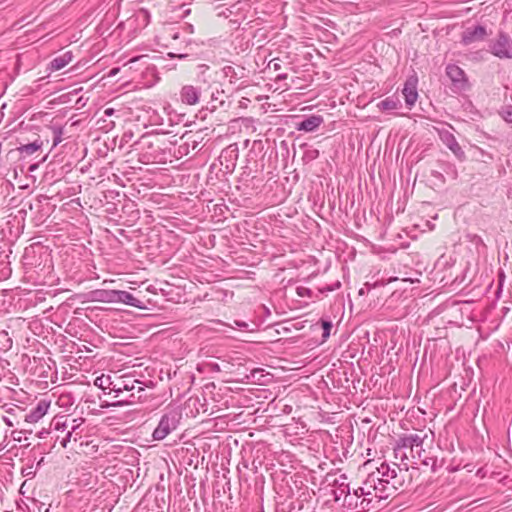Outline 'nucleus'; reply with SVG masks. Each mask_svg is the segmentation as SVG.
I'll return each instance as SVG.
<instances>
[{
	"mask_svg": "<svg viewBox=\"0 0 512 512\" xmlns=\"http://www.w3.org/2000/svg\"><path fill=\"white\" fill-rule=\"evenodd\" d=\"M412 484V474L407 465L401 467L396 463L383 462L376 470L370 472L362 483V493H372L381 500L407 490Z\"/></svg>",
	"mask_w": 512,
	"mask_h": 512,
	"instance_id": "obj_1",
	"label": "nucleus"
},
{
	"mask_svg": "<svg viewBox=\"0 0 512 512\" xmlns=\"http://www.w3.org/2000/svg\"><path fill=\"white\" fill-rule=\"evenodd\" d=\"M84 422L85 419L81 417L70 419L68 416H57L51 421L50 427L56 432L65 433L60 438V445L63 448H67L69 443H76L82 439L85 430L83 427Z\"/></svg>",
	"mask_w": 512,
	"mask_h": 512,
	"instance_id": "obj_2",
	"label": "nucleus"
},
{
	"mask_svg": "<svg viewBox=\"0 0 512 512\" xmlns=\"http://www.w3.org/2000/svg\"><path fill=\"white\" fill-rule=\"evenodd\" d=\"M426 438L427 433L424 431L401 435L394 447L396 458L400 457L402 460L407 458L406 453L403 452L405 449H410L413 458H421L424 452L423 443Z\"/></svg>",
	"mask_w": 512,
	"mask_h": 512,
	"instance_id": "obj_3",
	"label": "nucleus"
},
{
	"mask_svg": "<svg viewBox=\"0 0 512 512\" xmlns=\"http://www.w3.org/2000/svg\"><path fill=\"white\" fill-rule=\"evenodd\" d=\"M362 486L350 491L348 495H345V499L341 502V505L353 512H368L371 509L376 508V504L380 502V499L373 496L372 493H362Z\"/></svg>",
	"mask_w": 512,
	"mask_h": 512,
	"instance_id": "obj_4",
	"label": "nucleus"
},
{
	"mask_svg": "<svg viewBox=\"0 0 512 512\" xmlns=\"http://www.w3.org/2000/svg\"><path fill=\"white\" fill-rule=\"evenodd\" d=\"M180 420L181 414L176 410H170L164 413L152 433L153 440L161 441L165 439L171 432L178 428Z\"/></svg>",
	"mask_w": 512,
	"mask_h": 512,
	"instance_id": "obj_5",
	"label": "nucleus"
},
{
	"mask_svg": "<svg viewBox=\"0 0 512 512\" xmlns=\"http://www.w3.org/2000/svg\"><path fill=\"white\" fill-rule=\"evenodd\" d=\"M489 51L499 59H512V39L507 33L500 31L489 45Z\"/></svg>",
	"mask_w": 512,
	"mask_h": 512,
	"instance_id": "obj_6",
	"label": "nucleus"
},
{
	"mask_svg": "<svg viewBox=\"0 0 512 512\" xmlns=\"http://www.w3.org/2000/svg\"><path fill=\"white\" fill-rule=\"evenodd\" d=\"M445 70L455 92H462L469 88L468 78L462 68L456 64H448Z\"/></svg>",
	"mask_w": 512,
	"mask_h": 512,
	"instance_id": "obj_7",
	"label": "nucleus"
},
{
	"mask_svg": "<svg viewBox=\"0 0 512 512\" xmlns=\"http://www.w3.org/2000/svg\"><path fill=\"white\" fill-rule=\"evenodd\" d=\"M141 150L139 153V160L142 163H154L157 161V149H155V143L148 135H143L138 142L135 143Z\"/></svg>",
	"mask_w": 512,
	"mask_h": 512,
	"instance_id": "obj_8",
	"label": "nucleus"
},
{
	"mask_svg": "<svg viewBox=\"0 0 512 512\" xmlns=\"http://www.w3.org/2000/svg\"><path fill=\"white\" fill-rule=\"evenodd\" d=\"M133 387H137L138 393H142L144 391L143 382L131 376H124L117 381H114L113 387H111V391H113L115 397H120L125 392H129Z\"/></svg>",
	"mask_w": 512,
	"mask_h": 512,
	"instance_id": "obj_9",
	"label": "nucleus"
},
{
	"mask_svg": "<svg viewBox=\"0 0 512 512\" xmlns=\"http://www.w3.org/2000/svg\"><path fill=\"white\" fill-rule=\"evenodd\" d=\"M487 36L486 27L483 25H473L467 27L461 35V43L465 46L471 45L475 42L483 41Z\"/></svg>",
	"mask_w": 512,
	"mask_h": 512,
	"instance_id": "obj_10",
	"label": "nucleus"
},
{
	"mask_svg": "<svg viewBox=\"0 0 512 512\" xmlns=\"http://www.w3.org/2000/svg\"><path fill=\"white\" fill-rule=\"evenodd\" d=\"M51 402L46 399H41L37 402L35 407H32L27 414H25L24 421L27 423H37L43 418L49 408Z\"/></svg>",
	"mask_w": 512,
	"mask_h": 512,
	"instance_id": "obj_11",
	"label": "nucleus"
},
{
	"mask_svg": "<svg viewBox=\"0 0 512 512\" xmlns=\"http://www.w3.org/2000/svg\"><path fill=\"white\" fill-rule=\"evenodd\" d=\"M417 84L418 79L416 76H410L407 78V80L404 83V87L402 89V94L405 99L406 105L411 108L414 106L415 102L418 98V92H417Z\"/></svg>",
	"mask_w": 512,
	"mask_h": 512,
	"instance_id": "obj_12",
	"label": "nucleus"
},
{
	"mask_svg": "<svg viewBox=\"0 0 512 512\" xmlns=\"http://www.w3.org/2000/svg\"><path fill=\"white\" fill-rule=\"evenodd\" d=\"M441 141L449 148L458 159H464L465 153L457 142L455 136L448 130L439 132Z\"/></svg>",
	"mask_w": 512,
	"mask_h": 512,
	"instance_id": "obj_13",
	"label": "nucleus"
},
{
	"mask_svg": "<svg viewBox=\"0 0 512 512\" xmlns=\"http://www.w3.org/2000/svg\"><path fill=\"white\" fill-rule=\"evenodd\" d=\"M201 96V89L193 85H184L180 90L181 102L186 105H196Z\"/></svg>",
	"mask_w": 512,
	"mask_h": 512,
	"instance_id": "obj_14",
	"label": "nucleus"
},
{
	"mask_svg": "<svg viewBox=\"0 0 512 512\" xmlns=\"http://www.w3.org/2000/svg\"><path fill=\"white\" fill-rule=\"evenodd\" d=\"M115 303H123L135 308L146 309V302L135 297L132 293L124 290H117Z\"/></svg>",
	"mask_w": 512,
	"mask_h": 512,
	"instance_id": "obj_15",
	"label": "nucleus"
},
{
	"mask_svg": "<svg viewBox=\"0 0 512 512\" xmlns=\"http://www.w3.org/2000/svg\"><path fill=\"white\" fill-rule=\"evenodd\" d=\"M324 122L321 115H310L295 124L298 131L313 132L317 130Z\"/></svg>",
	"mask_w": 512,
	"mask_h": 512,
	"instance_id": "obj_16",
	"label": "nucleus"
},
{
	"mask_svg": "<svg viewBox=\"0 0 512 512\" xmlns=\"http://www.w3.org/2000/svg\"><path fill=\"white\" fill-rule=\"evenodd\" d=\"M117 290L96 289L90 292L92 301L115 303Z\"/></svg>",
	"mask_w": 512,
	"mask_h": 512,
	"instance_id": "obj_17",
	"label": "nucleus"
},
{
	"mask_svg": "<svg viewBox=\"0 0 512 512\" xmlns=\"http://www.w3.org/2000/svg\"><path fill=\"white\" fill-rule=\"evenodd\" d=\"M73 59V53L71 51H66L65 53L56 56L53 58L49 65L48 70L51 72L61 70L65 66H67Z\"/></svg>",
	"mask_w": 512,
	"mask_h": 512,
	"instance_id": "obj_18",
	"label": "nucleus"
},
{
	"mask_svg": "<svg viewBox=\"0 0 512 512\" xmlns=\"http://www.w3.org/2000/svg\"><path fill=\"white\" fill-rule=\"evenodd\" d=\"M128 393H130V394L127 397H123L119 401L111 403V404L108 403V402H103L100 405V407L101 408H108L110 406H115L116 407V406L128 405V404L134 403L136 399L139 400L142 397L141 393H138L137 387L131 388Z\"/></svg>",
	"mask_w": 512,
	"mask_h": 512,
	"instance_id": "obj_19",
	"label": "nucleus"
},
{
	"mask_svg": "<svg viewBox=\"0 0 512 512\" xmlns=\"http://www.w3.org/2000/svg\"><path fill=\"white\" fill-rule=\"evenodd\" d=\"M222 72L224 76L229 79L231 84H235L238 80L244 78L245 76V68L241 66L234 67L231 65H226L223 67Z\"/></svg>",
	"mask_w": 512,
	"mask_h": 512,
	"instance_id": "obj_20",
	"label": "nucleus"
},
{
	"mask_svg": "<svg viewBox=\"0 0 512 512\" xmlns=\"http://www.w3.org/2000/svg\"><path fill=\"white\" fill-rule=\"evenodd\" d=\"M199 46V44L195 41L188 40L186 42L185 51L182 53H168V56L171 58H179V59H186V58H192L195 60L197 58V51L196 48Z\"/></svg>",
	"mask_w": 512,
	"mask_h": 512,
	"instance_id": "obj_21",
	"label": "nucleus"
},
{
	"mask_svg": "<svg viewBox=\"0 0 512 512\" xmlns=\"http://www.w3.org/2000/svg\"><path fill=\"white\" fill-rule=\"evenodd\" d=\"M42 145H43V142L40 139H36L31 143L23 144V145L19 146L17 148V151L19 152V154L22 158H26V157L34 154L38 150H40Z\"/></svg>",
	"mask_w": 512,
	"mask_h": 512,
	"instance_id": "obj_22",
	"label": "nucleus"
},
{
	"mask_svg": "<svg viewBox=\"0 0 512 512\" xmlns=\"http://www.w3.org/2000/svg\"><path fill=\"white\" fill-rule=\"evenodd\" d=\"M335 488L332 490L333 499L335 502H340L345 499V495L350 493L349 484L342 481L338 483V480L334 482Z\"/></svg>",
	"mask_w": 512,
	"mask_h": 512,
	"instance_id": "obj_23",
	"label": "nucleus"
},
{
	"mask_svg": "<svg viewBox=\"0 0 512 512\" xmlns=\"http://www.w3.org/2000/svg\"><path fill=\"white\" fill-rule=\"evenodd\" d=\"M377 107L381 111H392L401 107V102L398 97L389 96L380 101Z\"/></svg>",
	"mask_w": 512,
	"mask_h": 512,
	"instance_id": "obj_24",
	"label": "nucleus"
},
{
	"mask_svg": "<svg viewBox=\"0 0 512 512\" xmlns=\"http://www.w3.org/2000/svg\"><path fill=\"white\" fill-rule=\"evenodd\" d=\"M302 149H304L303 155H302V161L304 164H308L314 160H316L320 153L319 150L316 148H313L312 146H309L308 144H302L300 146Z\"/></svg>",
	"mask_w": 512,
	"mask_h": 512,
	"instance_id": "obj_25",
	"label": "nucleus"
},
{
	"mask_svg": "<svg viewBox=\"0 0 512 512\" xmlns=\"http://www.w3.org/2000/svg\"><path fill=\"white\" fill-rule=\"evenodd\" d=\"M418 460L417 463H420L424 466L430 467L433 472H436L439 468L443 466V460H438L436 456L425 455V458H416Z\"/></svg>",
	"mask_w": 512,
	"mask_h": 512,
	"instance_id": "obj_26",
	"label": "nucleus"
},
{
	"mask_svg": "<svg viewBox=\"0 0 512 512\" xmlns=\"http://www.w3.org/2000/svg\"><path fill=\"white\" fill-rule=\"evenodd\" d=\"M114 381L111 380V377L109 375L102 374L101 376L97 377L94 380V385L102 390L109 389L111 390V387H113ZM113 391H109V394H111Z\"/></svg>",
	"mask_w": 512,
	"mask_h": 512,
	"instance_id": "obj_27",
	"label": "nucleus"
},
{
	"mask_svg": "<svg viewBox=\"0 0 512 512\" xmlns=\"http://www.w3.org/2000/svg\"><path fill=\"white\" fill-rule=\"evenodd\" d=\"M13 341L7 331H0V351H8L12 348Z\"/></svg>",
	"mask_w": 512,
	"mask_h": 512,
	"instance_id": "obj_28",
	"label": "nucleus"
},
{
	"mask_svg": "<svg viewBox=\"0 0 512 512\" xmlns=\"http://www.w3.org/2000/svg\"><path fill=\"white\" fill-rule=\"evenodd\" d=\"M320 322H321V326L323 329L322 338H323V341H326L330 336V332H331L333 325L330 320H326V319H321Z\"/></svg>",
	"mask_w": 512,
	"mask_h": 512,
	"instance_id": "obj_29",
	"label": "nucleus"
},
{
	"mask_svg": "<svg viewBox=\"0 0 512 512\" xmlns=\"http://www.w3.org/2000/svg\"><path fill=\"white\" fill-rule=\"evenodd\" d=\"M52 133H53V147H55L62 141V133H63L62 128L53 127Z\"/></svg>",
	"mask_w": 512,
	"mask_h": 512,
	"instance_id": "obj_30",
	"label": "nucleus"
},
{
	"mask_svg": "<svg viewBox=\"0 0 512 512\" xmlns=\"http://www.w3.org/2000/svg\"><path fill=\"white\" fill-rule=\"evenodd\" d=\"M501 115L506 122L512 123V105L505 106L502 109Z\"/></svg>",
	"mask_w": 512,
	"mask_h": 512,
	"instance_id": "obj_31",
	"label": "nucleus"
},
{
	"mask_svg": "<svg viewBox=\"0 0 512 512\" xmlns=\"http://www.w3.org/2000/svg\"><path fill=\"white\" fill-rule=\"evenodd\" d=\"M296 293L300 297H311L312 296V290L307 287H304V286L297 287Z\"/></svg>",
	"mask_w": 512,
	"mask_h": 512,
	"instance_id": "obj_32",
	"label": "nucleus"
},
{
	"mask_svg": "<svg viewBox=\"0 0 512 512\" xmlns=\"http://www.w3.org/2000/svg\"><path fill=\"white\" fill-rule=\"evenodd\" d=\"M231 328H238L240 330H250L249 324L242 320H234L233 325H229Z\"/></svg>",
	"mask_w": 512,
	"mask_h": 512,
	"instance_id": "obj_33",
	"label": "nucleus"
},
{
	"mask_svg": "<svg viewBox=\"0 0 512 512\" xmlns=\"http://www.w3.org/2000/svg\"><path fill=\"white\" fill-rule=\"evenodd\" d=\"M505 280V274L503 271H500L498 274V289H497V295L501 292L502 286Z\"/></svg>",
	"mask_w": 512,
	"mask_h": 512,
	"instance_id": "obj_34",
	"label": "nucleus"
},
{
	"mask_svg": "<svg viewBox=\"0 0 512 512\" xmlns=\"http://www.w3.org/2000/svg\"><path fill=\"white\" fill-rule=\"evenodd\" d=\"M52 429V438L55 440V442H59L60 443V438L64 436L65 433H62V432H56L53 428Z\"/></svg>",
	"mask_w": 512,
	"mask_h": 512,
	"instance_id": "obj_35",
	"label": "nucleus"
},
{
	"mask_svg": "<svg viewBox=\"0 0 512 512\" xmlns=\"http://www.w3.org/2000/svg\"><path fill=\"white\" fill-rule=\"evenodd\" d=\"M51 433H52V429L51 428H50V430L42 429V430H40L37 433V437L38 438H45L48 434H51Z\"/></svg>",
	"mask_w": 512,
	"mask_h": 512,
	"instance_id": "obj_36",
	"label": "nucleus"
},
{
	"mask_svg": "<svg viewBox=\"0 0 512 512\" xmlns=\"http://www.w3.org/2000/svg\"><path fill=\"white\" fill-rule=\"evenodd\" d=\"M333 291V287H331V284L330 285H325L321 288H319V292L324 294V293H328V292H332Z\"/></svg>",
	"mask_w": 512,
	"mask_h": 512,
	"instance_id": "obj_37",
	"label": "nucleus"
},
{
	"mask_svg": "<svg viewBox=\"0 0 512 512\" xmlns=\"http://www.w3.org/2000/svg\"><path fill=\"white\" fill-rule=\"evenodd\" d=\"M208 367H209L210 371H214V372L220 371V366L218 363H208Z\"/></svg>",
	"mask_w": 512,
	"mask_h": 512,
	"instance_id": "obj_38",
	"label": "nucleus"
},
{
	"mask_svg": "<svg viewBox=\"0 0 512 512\" xmlns=\"http://www.w3.org/2000/svg\"><path fill=\"white\" fill-rule=\"evenodd\" d=\"M270 64L272 65V67H273V69H274L275 71H277V70H279V69L281 68V65H280V63L278 62V60H277V59L272 60V61L270 62Z\"/></svg>",
	"mask_w": 512,
	"mask_h": 512,
	"instance_id": "obj_39",
	"label": "nucleus"
},
{
	"mask_svg": "<svg viewBox=\"0 0 512 512\" xmlns=\"http://www.w3.org/2000/svg\"><path fill=\"white\" fill-rule=\"evenodd\" d=\"M223 94H224L223 91H217L216 93H212L211 100L212 101H217V100H219V96L223 95Z\"/></svg>",
	"mask_w": 512,
	"mask_h": 512,
	"instance_id": "obj_40",
	"label": "nucleus"
},
{
	"mask_svg": "<svg viewBox=\"0 0 512 512\" xmlns=\"http://www.w3.org/2000/svg\"><path fill=\"white\" fill-rule=\"evenodd\" d=\"M3 422L8 426V427H13L14 426V423L13 421L7 417V416H3Z\"/></svg>",
	"mask_w": 512,
	"mask_h": 512,
	"instance_id": "obj_41",
	"label": "nucleus"
},
{
	"mask_svg": "<svg viewBox=\"0 0 512 512\" xmlns=\"http://www.w3.org/2000/svg\"><path fill=\"white\" fill-rule=\"evenodd\" d=\"M169 36H170L173 40H177V39H179L180 33H179L178 31L171 30V32L169 33Z\"/></svg>",
	"mask_w": 512,
	"mask_h": 512,
	"instance_id": "obj_42",
	"label": "nucleus"
},
{
	"mask_svg": "<svg viewBox=\"0 0 512 512\" xmlns=\"http://www.w3.org/2000/svg\"><path fill=\"white\" fill-rule=\"evenodd\" d=\"M179 152L187 154L188 153V144L181 145L179 147Z\"/></svg>",
	"mask_w": 512,
	"mask_h": 512,
	"instance_id": "obj_43",
	"label": "nucleus"
},
{
	"mask_svg": "<svg viewBox=\"0 0 512 512\" xmlns=\"http://www.w3.org/2000/svg\"><path fill=\"white\" fill-rule=\"evenodd\" d=\"M331 287H333V291H335L341 287V282L339 280H337L331 284Z\"/></svg>",
	"mask_w": 512,
	"mask_h": 512,
	"instance_id": "obj_44",
	"label": "nucleus"
},
{
	"mask_svg": "<svg viewBox=\"0 0 512 512\" xmlns=\"http://www.w3.org/2000/svg\"><path fill=\"white\" fill-rule=\"evenodd\" d=\"M287 76H288V75H287L286 73L279 74V75H277V76H276L275 80H276V81L285 80V79H287Z\"/></svg>",
	"mask_w": 512,
	"mask_h": 512,
	"instance_id": "obj_45",
	"label": "nucleus"
},
{
	"mask_svg": "<svg viewBox=\"0 0 512 512\" xmlns=\"http://www.w3.org/2000/svg\"><path fill=\"white\" fill-rule=\"evenodd\" d=\"M120 68H112L109 72V76H115L119 72Z\"/></svg>",
	"mask_w": 512,
	"mask_h": 512,
	"instance_id": "obj_46",
	"label": "nucleus"
},
{
	"mask_svg": "<svg viewBox=\"0 0 512 512\" xmlns=\"http://www.w3.org/2000/svg\"><path fill=\"white\" fill-rule=\"evenodd\" d=\"M113 113H114V109L113 108H107L104 111V114L107 115V116H111Z\"/></svg>",
	"mask_w": 512,
	"mask_h": 512,
	"instance_id": "obj_47",
	"label": "nucleus"
},
{
	"mask_svg": "<svg viewBox=\"0 0 512 512\" xmlns=\"http://www.w3.org/2000/svg\"><path fill=\"white\" fill-rule=\"evenodd\" d=\"M472 241H474L475 243H482V239L480 236H477V235H474L473 238H472Z\"/></svg>",
	"mask_w": 512,
	"mask_h": 512,
	"instance_id": "obj_48",
	"label": "nucleus"
},
{
	"mask_svg": "<svg viewBox=\"0 0 512 512\" xmlns=\"http://www.w3.org/2000/svg\"><path fill=\"white\" fill-rule=\"evenodd\" d=\"M199 69H201V71H204L205 69H208V66L205 64H202V65H199Z\"/></svg>",
	"mask_w": 512,
	"mask_h": 512,
	"instance_id": "obj_49",
	"label": "nucleus"
},
{
	"mask_svg": "<svg viewBox=\"0 0 512 512\" xmlns=\"http://www.w3.org/2000/svg\"><path fill=\"white\" fill-rule=\"evenodd\" d=\"M22 473L26 476H29L30 474H33L31 471L29 472V470H26V473L24 472V470L22 471Z\"/></svg>",
	"mask_w": 512,
	"mask_h": 512,
	"instance_id": "obj_50",
	"label": "nucleus"
},
{
	"mask_svg": "<svg viewBox=\"0 0 512 512\" xmlns=\"http://www.w3.org/2000/svg\"><path fill=\"white\" fill-rule=\"evenodd\" d=\"M22 473L26 476H29L30 474H33L31 471L29 472V470H26V473L24 472V470L22 471Z\"/></svg>",
	"mask_w": 512,
	"mask_h": 512,
	"instance_id": "obj_51",
	"label": "nucleus"
},
{
	"mask_svg": "<svg viewBox=\"0 0 512 512\" xmlns=\"http://www.w3.org/2000/svg\"><path fill=\"white\" fill-rule=\"evenodd\" d=\"M425 455H429V454L424 450V452L422 453V459L425 458Z\"/></svg>",
	"mask_w": 512,
	"mask_h": 512,
	"instance_id": "obj_52",
	"label": "nucleus"
},
{
	"mask_svg": "<svg viewBox=\"0 0 512 512\" xmlns=\"http://www.w3.org/2000/svg\"><path fill=\"white\" fill-rule=\"evenodd\" d=\"M19 213L26 214V211H25V210H23V209H21V210H19Z\"/></svg>",
	"mask_w": 512,
	"mask_h": 512,
	"instance_id": "obj_53",
	"label": "nucleus"
}]
</instances>
